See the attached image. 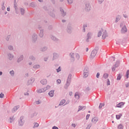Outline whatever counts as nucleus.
<instances>
[{"mask_svg":"<svg viewBox=\"0 0 129 129\" xmlns=\"http://www.w3.org/2000/svg\"><path fill=\"white\" fill-rule=\"evenodd\" d=\"M102 35V39H105L106 37H107V33L106 30H103L101 29L98 33V37H100Z\"/></svg>","mask_w":129,"mask_h":129,"instance_id":"f257e3e1","label":"nucleus"},{"mask_svg":"<svg viewBox=\"0 0 129 129\" xmlns=\"http://www.w3.org/2000/svg\"><path fill=\"white\" fill-rule=\"evenodd\" d=\"M72 77V75L71 74H70L68 76V79L67 80V83L64 85V89H68V87H69V86L70 85V83H71V78Z\"/></svg>","mask_w":129,"mask_h":129,"instance_id":"f03ea898","label":"nucleus"},{"mask_svg":"<svg viewBox=\"0 0 129 129\" xmlns=\"http://www.w3.org/2000/svg\"><path fill=\"white\" fill-rule=\"evenodd\" d=\"M70 55L72 58L73 61H75V58L76 59H77V60H79L80 58V55L78 53H71Z\"/></svg>","mask_w":129,"mask_h":129,"instance_id":"7ed1b4c3","label":"nucleus"},{"mask_svg":"<svg viewBox=\"0 0 129 129\" xmlns=\"http://www.w3.org/2000/svg\"><path fill=\"white\" fill-rule=\"evenodd\" d=\"M98 50V47H96L95 49H94L91 54V58H94L95 56H96V54H97V50Z\"/></svg>","mask_w":129,"mask_h":129,"instance_id":"20e7f679","label":"nucleus"},{"mask_svg":"<svg viewBox=\"0 0 129 129\" xmlns=\"http://www.w3.org/2000/svg\"><path fill=\"white\" fill-rule=\"evenodd\" d=\"M89 74V71L88 70V68H85L84 69V78H86L88 77Z\"/></svg>","mask_w":129,"mask_h":129,"instance_id":"39448f33","label":"nucleus"},{"mask_svg":"<svg viewBox=\"0 0 129 129\" xmlns=\"http://www.w3.org/2000/svg\"><path fill=\"white\" fill-rule=\"evenodd\" d=\"M24 117L23 116H21L20 117L19 120V125L20 126H23L24 125V123H25V120H24Z\"/></svg>","mask_w":129,"mask_h":129,"instance_id":"423d86ee","label":"nucleus"},{"mask_svg":"<svg viewBox=\"0 0 129 129\" xmlns=\"http://www.w3.org/2000/svg\"><path fill=\"white\" fill-rule=\"evenodd\" d=\"M38 39V36L36 33H34L32 35V43H36V41H37V39Z\"/></svg>","mask_w":129,"mask_h":129,"instance_id":"0eeeda50","label":"nucleus"},{"mask_svg":"<svg viewBox=\"0 0 129 129\" xmlns=\"http://www.w3.org/2000/svg\"><path fill=\"white\" fill-rule=\"evenodd\" d=\"M118 66H119V60H117L115 63V64H114L113 66V67L112 68V71H115V68H117V67H118Z\"/></svg>","mask_w":129,"mask_h":129,"instance_id":"6e6552de","label":"nucleus"},{"mask_svg":"<svg viewBox=\"0 0 129 129\" xmlns=\"http://www.w3.org/2000/svg\"><path fill=\"white\" fill-rule=\"evenodd\" d=\"M90 9H91L90 4L89 3H86L85 7V10L86 12H89V11H90Z\"/></svg>","mask_w":129,"mask_h":129,"instance_id":"1a4fd4ad","label":"nucleus"},{"mask_svg":"<svg viewBox=\"0 0 129 129\" xmlns=\"http://www.w3.org/2000/svg\"><path fill=\"white\" fill-rule=\"evenodd\" d=\"M38 28L39 30H40L39 37H40V38H43V37H44V30L41 29V26H39Z\"/></svg>","mask_w":129,"mask_h":129,"instance_id":"9d476101","label":"nucleus"},{"mask_svg":"<svg viewBox=\"0 0 129 129\" xmlns=\"http://www.w3.org/2000/svg\"><path fill=\"white\" fill-rule=\"evenodd\" d=\"M92 32H88L87 35V39L86 40V42H89V39H91V37L92 36Z\"/></svg>","mask_w":129,"mask_h":129,"instance_id":"9b49d317","label":"nucleus"},{"mask_svg":"<svg viewBox=\"0 0 129 129\" xmlns=\"http://www.w3.org/2000/svg\"><path fill=\"white\" fill-rule=\"evenodd\" d=\"M67 31L69 34H71L72 33V27H71V25H69L68 26Z\"/></svg>","mask_w":129,"mask_h":129,"instance_id":"f8f14e48","label":"nucleus"},{"mask_svg":"<svg viewBox=\"0 0 129 129\" xmlns=\"http://www.w3.org/2000/svg\"><path fill=\"white\" fill-rule=\"evenodd\" d=\"M126 27H125V25H124L123 27H122L121 29V34H124L126 33L127 32Z\"/></svg>","mask_w":129,"mask_h":129,"instance_id":"ddd939ff","label":"nucleus"},{"mask_svg":"<svg viewBox=\"0 0 129 129\" xmlns=\"http://www.w3.org/2000/svg\"><path fill=\"white\" fill-rule=\"evenodd\" d=\"M60 15L62 17H65L66 16V12L64 11L62 8H60Z\"/></svg>","mask_w":129,"mask_h":129,"instance_id":"4468645a","label":"nucleus"},{"mask_svg":"<svg viewBox=\"0 0 129 129\" xmlns=\"http://www.w3.org/2000/svg\"><path fill=\"white\" fill-rule=\"evenodd\" d=\"M23 60H24V55H21L17 59V62L20 63V62H22Z\"/></svg>","mask_w":129,"mask_h":129,"instance_id":"2eb2a0df","label":"nucleus"},{"mask_svg":"<svg viewBox=\"0 0 129 129\" xmlns=\"http://www.w3.org/2000/svg\"><path fill=\"white\" fill-rule=\"evenodd\" d=\"M45 88H42V89H38L36 90V92H37V93H42V92H45Z\"/></svg>","mask_w":129,"mask_h":129,"instance_id":"dca6fc26","label":"nucleus"},{"mask_svg":"<svg viewBox=\"0 0 129 129\" xmlns=\"http://www.w3.org/2000/svg\"><path fill=\"white\" fill-rule=\"evenodd\" d=\"M34 82L35 79L34 78H31L29 80H28V84L29 85H30V84H32V83H34Z\"/></svg>","mask_w":129,"mask_h":129,"instance_id":"f3484780","label":"nucleus"},{"mask_svg":"<svg viewBox=\"0 0 129 129\" xmlns=\"http://www.w3.org/2000/svg\"><path fill=\"white\" fill-rule=\"evenodd\" d=\"M19 108H20V105L15 106L14 108L12 109V112H16V111H17V110L19 109Z\"/></svg>","mask_w":129,"mask_h":129,"instance_id":"a211bd4d","label":"nucleus"},{"mask_svg":"<svg viewBox=\"0 0 129 129\" xmlns=\"http://www.w3.org/2000/svg\"><path fill=\"white\" fill-rule=\"evenodd\" d=\"M92 121L93 123H96L97 121H98V118L97 117H95L92 119Z\"/></svg>","mask_w":129,"mask_h":129,"instance_id":"6ab92c4d","label":"nucleus"},{"mask_svg":"<svg viewBox=\"0 0 129 129\" xmlns=\"http://www.w3.org/2000/svg\"><path fill=\"white\" fill-rule=\"evenodd\" d=\"M54 90H51L50 91L49 93H48V95L50 97H53V96H54Z\"/></svg>","mask_w":129,"mask_h":129,"instance_id":"aec40b11","label":"nucleus"},{"mask_svg":"<svg viewBox=\"0 0 129 129\" xmlns=\"http://www.w3.org/2000/svg\"><path fill=\"white\" fill-rule=\"evenodd\" d=\"M53 60H55V59H57V58H58V57H59V55H58V53L54 52L53 54Z\"/></svg>","mask_w":129,"mask_h":129,"instance_id":"412c9836","label":"nucleus"},{"mask_svg":"<svg viewBox=\"0 0 129 129\" xmlns=\"http://www.w3.org/2000/svg\"><path fill=\"white\" fill-rule=\"evenodd\" d=\"M47 49L48 47L47 46H43L40 48V51H41V52H45V51H47Z\"/></svg>","mask_w":129,"mask_h":129,"instance_id":"4be33fe9","label":"nucleus"},{"mask_svg":"<svg viewBox=\"0 0 129 129\" xmlns=\"http://www.w3.org/2000/svg\"><path fill=\"white\" fill-rule=\"evenodd\" d=\"M40 83L43 85H45V84H47V80L46 79H43L40 81Z\"/></svg>","mask_w":129,"mask_h":129,"instance_id":"5701e85b","label":"nucleus"},{"mask_svg":"<svg viewBox=\"0 0 129 129\" xmlns=\"http://www.w3.org/2000/svg\"><path fill=\"white\" fill-rule=\"evenodd\" d=\"M8 56L9 57V60H13V58H14V55L11 54V53H9L8 54Z\"/></svg>","mask_w":129,"mask_h":129,"instance_id":"b1692460","label":"nucleus"},{"mask_svg":"<svg viewBox=\"0 0 129 129\" xmlns=\"http://www.w3.org/2000/svg\"><path fill=\"white\" fill-rule=\"evenodd\" d=\"M123 104V102H120L116 105V107L121 108Z\"/></svg>","mask_w":129,"mask_h":129,"instance_id":"393cba45","label":"nucleus"},{"mask_svg":"<svg viewBox=\"0 0 129 129\" xmlns=\"http://www.w3.org/2000/svg\"><path fill=\"white\" fill-rule=\"evenodd\" d=\"M50 38H51V40H53V41H58L57 38L53 35H50Z\"/></svg>","mask_w":129,"mask_h":129,"instance_id":"a878e982","label":"nucleus"},{"mask_svg":"<svg viewBox=\"0 0 129 129\" xmlns=\"http://www.w3.org/2000/svg\"><path fill=\"white\" fill-rule=\"evenodd\" d=\"M41 67V66L40 64H34L33 68L34 69H38V68H40Z\"/></svg>","mask_w":129,"mask_h":129,"instance_id":"bb28decb","label":"nucleus"},{"mask_svg":"<svg viewBox=\"0 0 129 129\" xmlns=\"http://www.w3.org/2000/svg\"><path fill=\"white\" fill-rule=\"evenodd\" d=\"M66 101H65V100H64V99L62 100L60 102V103H59V104L58 105H59V106H61V105H63L64 104V103H65Z\"/></svg>","mask_w":129,"mask_h":129,"instance_id":"cd10ccee","label":"nucleus"},{"mask_svg":"<svg viewBox=\"0 0 129 129\" xmlns=\"http://www.w3.org/2000/svg\"><path fill=\"white\" fill-rule=\"evenodd\" d=\"M85 108H86V107H84V106L82 107L81 106H79L78 111H80V110H82V109H85Z\"/></svg>","mask_w":129,"mask_h":129,"instance_id":"c85d7f7f","label":"nucleus"},{"mask_svg":"<svg viewBox=\"0 0 129 129\" xmlns=\"http://www.w3.org/2000/svg\"><path fill=\"white\" fill-rule=\"evenodd\" d=\"M20 12L22 16H24V15H25V9L23 8H20Z\"/></svg>","mask_w":129,"mask_h":129,"instance_id":"c756f323","label":"nucleus"},{"mask_svg":"<svg viewBox=\"0 0 129 129\" xmlns=\"http://www.w3.org/2000/svg\"><path fill=\"white\" fill-rule=\"evenodd\" d=\"M29 59L32 61H34V60H36V57L33 55H30L29 56Z\"/></svg>","mask_w":129,"mask_h":129,"instance_id":"7c9ffc66","label":"nucleus"},{"mask_svg":"<svg viewBox=\"0 0 129 129\" xmlns=\"http://www.w3.org/2000/svg\"><path fill=\"white\" fill-rule=\"evenodd\" d=\"M8 49L10 51H12V50H14V46L11 45H8Z\"/></svg>","mask_w":129,"mask_h":129,"instance_id":"2f4dec72","label":"nucleus"},{"mask_svg":"<svg viewBox=\"0 0 129 129\" xmlns=\"http://www.w3.org/2000/svg\"><path fill=\"white\" fill-rule=\"evenodd\" d=\"M75 98H76V99H79V98H80L79 95H78V93H75Z\"/></svg>","mask_w":129,"mask_h":129,"instance_id":"473e14b6","label":"nucleus"},{"mask_svg":"<svg viewBox=\"0 0 129 129\" xmlns=\"http://www.w3.org/2000/svg\"><path fill=\"white\" fill-rule=\"evenodd\" d=\"M121 116H122V114H120L119 115H116V119H120Z\"/></svg>","mask_w":129,"mask_h":129,"instance_id":"72a5a7b5","label":"nucleus"},{"mask_svg":"<svg viewBox=\"0 0 129 129\" xmlns=\"http://www.w3.org/2000/svg\"><path fill=\"white\" fill-rule=\"evenodd\" d=\"M39 127V123L35 122L34 123V126H33V128H36V127Z\"/></svg>","mask_w":129,"mask_h":129,"instance_id":"f704fd0d","label":"nucleus"},{"mask_svg":"<svg viewBox=\"0 0 129 129\" xmlns=\"http://www.w3.org/2000/svg\"><path fill=\"white\" fill-rule=\"evenodd\" d=\"M117 128L118 129H123V125H122V124H119L117 126Z\"/></svg>","mask_w":129,"mask_h":129,"instance_id":"c9c22d12","label":"nucleus"},{"mask_svg":"<svg viewBox=\"0 0 129 129\" xmlns=\"http://www.w3.org/2000/svg\"><path fill=\"white\" fill-rule=\"evenodd\" d=\"M119 20H120V16H117L115 19V23H117V22H118Z\"/></svg>","mask_w":129,"mask_h":129,"instance_id":"e433bc0d","label":"nucleus"},{"mask_svg":"<svg viewBox=\"0 0 129 129\" xmlns=\"http://www.w3.org/2000/svg\"><path fill=\"white\" fill-rule=\"evenodd\" d=\"M49 15L52 18H55V14L53 12H48Z\"/></svg>","mask_w":129,"mask_h":129,"instance_id":"4c0bfd02","label":"nucleus"},{"mask_svg":"<svg viewBox=\"0 0 129 129\" xmlns=\"http://www.w3.org/2000/svg\"><path fill=\"white\" fill-rule=\"evenodd\" d=\"M104 106V104L103 103H100L99 106V109H101L102 108V107Z\"/></svg>","mask_w":129,"mask_h":129,"instance_id":"58836bf2","label":"nucleus"},{"mask_svg":"<svg viewBox=\"0 0 129 129\" xmlns=\"http://www.w3.org/2000/svg\"><path fill=\"white\" fill-rule=\"evenodd\" d=\"M10 74L11 75V76L14 77V75H15V72L14 71V70L10 71Z\"/></svg>","mask_w":129,"mask_h":129,"instance_id":"ea45409f","label":"nucleus"},{"mask_svg":"<svg viewBox=\"0 0 129 129\" xmlns=\"http://www.w3.org/2000/svg\"><path fill=\"white\" fill-rule=\"evenodd\" d=\"M9 120H10V123H12V122H13L14 121V117H11L9 118Z\"/></svg>","mask_w":129,"mask_h":129,"instance_id":"a19ab883","label":"nucleus"},{"mask_svg":"<svg viewBox=\"0 0 129 129\" xmlns=\"http://www.w3.org/2000/svg\"><path fill=\"white\" fill-rule=\"evenodd\" d=\"M30 7H32V8H35V7H36V5H35V3L32 2L30 4Z\"/></svg>","mask_w":129,"mask_h":129,"instance_id":"79ce46f5","label":"nucleus"},{"mask_svg":"<svg viewBox=\"0 0 129 129\" xmlns=\"http://www.w3.org/2000/svg\"><path fill=\"white\" fill-rule=\"evenodd\" d=\"M103 77L105 79H106L108 77V74H104Z\"/></svg>","mask_w":129,"mask_h":129,"instance_id":"37998d69","label":"nucleus"},{"mask_svg":"<svg viewBox=\"0 0 129 129\" xmlns=\"http://www.w3.org/2000/svg\"><path fill=\"white\" fill-rule=\"evenodd\" d=\"M120 79H121V75H120V74H118L117 77V80H120Z\"/></svg>","mask_w":129,"mask_h":129,"instance_id":"c03bdc74","label":"nucleus"},{"mask_svg":"<svg viewBox=\"0 0 129 129\" xmlns=\"http://www.w3.org/2000/svg\"><path fill=\"white\" fill-rule=\"evenodd\" d=\"M50 87H51L49 85L47 86L46 87H44V89H45V91L46 90H48V89H50Z\"/></svg>","mask_w":129,"mask_h":129,"instance_id":"a18cd8bd","label":"nucleus"},{"mask_svg":"<svg viewBox=\"0 0 129 129\" xmlns=\"http://www.w3.org/2000/svg\"><path fill=\"white\" fill-rule=\"evenodd\" d=\"M91 126H92V124H89L86 129H90Z\"/></svg>","mask_w":129,"mask_h":129,"instance_id":"49530a36","label":"nucleus"},{"mask_svg":"<svg viewBox=\"0 0 129 129\" xmlns=\"http://www.w3.org/2000/svg\"><path fill=\"white\" fill-rule=\"evenodd\" d=\"M60 71H61V67H59L58 68L56 69V72H57V73H59Z\"/></svg>","mask_w":129,"mask_h":129,"instance_id":"de8ad7c7","label":"nucleus"},{"mask_svg":"<svg viewBox=\"0 0 129 129\" xmlns=\"http://www.w3.org/2000/svg\"><path fill=\"white\" fill-rule=\"evenodd\" d=\"M57 84H61V80L58 79L56 80Z\"/></svg>","mask_w":129,"mask_h":129,"instance_id":"09e8293b","label":"nucleus"},{"mask_svg":"<svg viewBox=\"0 0 129 129\" xmlns=\"http://www.w3.org/2000/svg\"><path fill=\"white\" fill-rule=\"evenodd\" d=\"M107 85L108 86L109 85H110V81H109V79H107Z\"/></svg>","mask_w":129,"mask_h":129,"instance_id":"8fccbe9b","label":"nucleus"},{"mask_svg":"<svg viewBox=\"0 0 129 129\" xmlns=\"http://www.w3.org/2000/svg\"><path fill=\"white\" fill-rule=\"evenodd\" d=\"M90 116V114H87L86 117V120H88V119H89V117Z\"/></svg>","mask_w":129,"mask_h":129,"instance_id":"3c124183","label":"nucleus"},{"mask_svg":"<svg viewBox=\"0 0 129 129\" xmlns=\"http://www.w3.org/2000/svg\"><path fill=\"white\" fill-rule=\"evenodd\" d=\"M4 96H5V94L3 93L0 94V98H4Z\"/></svg>","mask_w":129,"mask_h":129,"instance_id":"603ef678","label":"nucleus"},{"mask_svg":"<svg viewBox=\"0 0 129 129\" xmlns=\"http://www.w3.org/2000/svg\"><path fill=\"white\" fill-rule=\"evenodd\" d=\"M128 75H129V70H128L126 72V77L127 78H128Z\"/></svg>","mask_w":129,"mask_h":129,"instance_id":"864d4df0","label":"nucleus"},{"mask_svg":"<svg viewBox=\"0 0 129 129\" xmlns=\"http://www.w3.org/2000/svg\"><path fill=\"white\" fill-rule=\"evenodd\" d=\"M69 4H72L73 3V0H68Z\"/></svg>","mask_w":129,"mask_h":129,"instance_id":"5fc2aeb1","label":"nucleus"},{"mask_svg":"<svg viewBox=\"0 0 129 129\" xmlns=\"http://www.w3.org/2000/svg\"><path fill=\"white\" fill-rule=\"evenodd\" d=\"M104 1V0H98V2L100 4H102V3H103Z\"/></svg>","mask_w":129,"mask_h":129,"instance_id":"6e6d98bb","label":"nucleus"},{"mask_svg":"<svg viewBox=\"0 0 129 129\" xmlns=\"http://www.w3.org/2000/svg\"><path fill=\"white\" fill-rule=\"evenodd\" d=\"M48 58H49V57H48V56L45 57L44 58V61H45L46 62V61H47V60H48Z\"/></svg>","mask_w":129,"mask_h":129,"instance_id":"4d7b16f0","label":"nucleus"},{"mask_svg":"<svg viewBox=\"0 0 129 129\" xmlns=\"http://www.w3.org/2000/svg\"><path fill=\"white\" fill-rule=\"evenodd\" d=\"M100 75V74L99 73H97L96 75L97 78H99Z\"/></svg>","mask_w":129,"mask_h":129,"instance_id":"13d9d810","label":"nucleus"},{"mask_svg":"<svg viewBox=\"0 0 129 129\" xmlns=\"http://www.w3.org/2000/svg\"><path fill=\"white\" fill-rule=\"evenodd\" d=\"M110 58H111V60H113V61H115V57H114V56H112V57H110Z\"/></svg>","mask_w":129,"mask_h":129,"instance_id":"bf43d9fd","label":"nucleus"},{"mask_svg":"<svg viewBox=\"0 0 129 129\" xmlns=\"http://www.w3.org/2000/svg\"><path fill=\"white\" fill-rule=\"evenodd\" d=\"M83 28H85L86 29V28H87V24H84L83 26Z\"/></svg>","mask_w":129,"mask_h":129,"instance_id":"052dcab7","label":"nucleus"},{"mask_svg":"<svg viewBox=\"0 0 129 129\" xmlns=\"http://www.w3.org/2000/svg\"><path fill=\"white\" fill-rule=\"evenodd\" d=\"M52 129H59V128H58V127L56 126H54L53 127H52Z\"/></svg>","mask_w":129,"mask_h":129,"instance_id":"680f3d73","label":"nucleus"},{"mask_svg":"<svg viewBox=\"0 0 129 129\" xmlns=\"http://www.w3.org/2000/svg\"><path fill=\"white\" fill-rule=\"evenodd\" d=\"M72 126L73 127H76V125L75 124H74V123L72 124Z\"/></svg>","mask_w":129,"mask_h":129,"instance_id":"e2e57ef3","label":"nucleus"},{"mask_svg":"<svg viewBox=\"0 0 129 129\" xmlns=\"http://www.w3.org/2000/svg\"><path fill=\"white\" fill-rule=\"evenodd\" d=\"M36 104H40V102L39 101H36Z\"/></svg>","mask_w":129,"mask_h":129,"instance_id":"0e129e2a","label":"nucleus"},{"mask_svg":"<svg viewBox=\"0 0 129 129\" xmlns=\"http://www.w3.org/2000/svg\"><path fill=\"white\" fill-rule=\"evenodd\" d=\"M72 94H73V93L72 92H70V93H69V95H70V96H71L72 95Z\"/></svg>","mask_w":129,"mask_h":129,"instance_id":"69168bd1","label":"nucleus"},{"mask_svg":"<svg viewBox=\"0 0 129 129\" xmlns=\"http://www.w3.org/2000/svg\"><path fill=\"white\" fill-rule=\"evenodd\" d=\"M123 16L124 18H127V15H126L123 14Z\"/></svg>","mask_w":129,"mask_h":129,"instance_id":"338daca9","label":"nucleus"},{"mask_svg":"<svg viewBox=\"0 0 129 129\" xmlns=\"http://www.w3.org/2000/svg\"><path fill=\"white\" fill-rule=\"evenodd\" d=\"M125 86L126 88L128 87H129V83H127L125 85Z\"/></svg>","mask_w":129,"mask_h":129,"instance_id":"774afa93","label":"nucleus"}]
</instances>
